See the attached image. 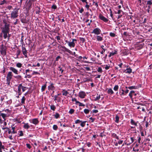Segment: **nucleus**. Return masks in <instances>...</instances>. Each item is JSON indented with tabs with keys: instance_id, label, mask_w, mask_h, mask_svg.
I'll use <instances>...</instances> for the list:
<instances>
[{
	"instance_id": "obj_1",
	"label": "nucleus",
	"mask_w": 152,
	"mask_h": 152,
	"mask_svg": "<svg viewBox=\"0 0 152 152\" xmlns=\"http://www.w3.org/2000/svg\"><path fill=\"white\" fill-rule=\"evenodd\" d=\"M58 48L59 49L61 48H63V49L61 50L63 52H66L70 54H72V52L68 49L66 48L65 46H62L61 45H59Z\"/></svg>"
},
{
	"instance_id": "obj_2",
	"label": "nucleus",
	"mask_w": 152,
	"mask_h": 152,
	"mask_svg": "<svg viewBox=\"0 0 152 152\" xmlns=\"http://www.w3.org/2000/svg\"><path fill=\"white\" fill-rule=\"evenodd\" d=\"M6 47L2 44L1 46L0 52L2 55L4 56L6 55Z\"/></svg>"
},
{
	"instance_id": "obj_3",
	"label": "nucleus",
	"mask_w": 152,
	"mask_h": 152,
	"mask_svg": "<svg viewBox=\"0 0 152 152\" xmlns=\"http://www.w3.org/2000/svg\"><path fill=\"white\" fill-rule=\"evenodd\" d=\"M10 25L5 23L4 27L2 28L1 31L10 32Z\"/></svg>"
},
{
	"instance_id": "obj_4",
	"label": "nucleus",
	"mask_w": 152,
	"mask_h": 152,
	"mask_svg": "<svg viewBox=\"0 0 152 152\" xmlns=\"http://www.w3.org/2000/svg\"><path fill=\"white\" fill-rule=\"evenodd\" d=\"M101 31L100 29L99 28H96L93 30L91 32V34H95L98 35L100 34Z\"/></svg>"
},
{
	"instance_id": "obj_5",
	"label": "nucleus",
	"mask_w": 152,
	"mask_h": 152,
	"mask_svg": "<svg viewBox=\"0 0 152 152\" xmlns=\"http://www.w3.org/2000/svg\"><path fill=\"white\" fill-rule=\"evenodd\" d=\"M18 11L15 10L12 12L11 14V18L13 19L15 18L18 16Z\"/></svg>"
},
{
	"instance_id": "obj_6",
	"label": "nucleus",
	"mask_w": 152,
	"mask_h": 152,
	"mask_svg": "<svg viewBox=\"0 0 152 152\" xmlns=\"http://www.w3.org/2000/svg\"><path fill=\"white\" fill-rule=\"evenodd\" d=\"M99 18L100 20H103L105 22H107L108 21V20L105 18L102 14H99Z\"/></svg>"
},
{
	"instance_id": "obj_7",
	"label": "nucleus",
	"mask_w": 152,
	"mask_h": 152,
	"mask_svg": "<svg viewBox=\"0 0 152 152\" xmlns=\"http://www.w3.org/2000/svg\"><path fill=\"white\" fill-rule=\"evenodd\" d=\"M86 95V93L83 91H80L78 94L79 97L81 99L84 98Z\"/></svg>"
},
{
	"instance_id": "obj_8",
	"label": "nucleus",
	"mask_w": 152,
	"mask_h": 152,
	"mask_svg": "<svg viewBox=\"0 0 152 152\" xmlns=\"http://www.w3.org/2000/svg\"><path fill=\"white\" fill-rule=\"evenodd\" d=\"M13 74L11 72H9L7 74L6 80H11L12 78Z\"/></svg>"
},
{
	"instance_id": "obj_9",
	"label": "nucleus",
	"mask_w": 152,
	"mask_h": 152,
	"mask_svg": "<svg viewBox=\"0 0 152 152\" xmlns=\"http://www.w3.org/2000/svg\"><path fill=\"white\" fill-rule=\"evenodd\" d=\"M65 42L68 43V46L70 48H74L75 46V43L72 42H69L67 40H66Z\"/></svg>"
},
{
	"instance_id": "obj_10",
	"label": "nucleus",
	"mask_w": 152,
	"mask_h": 152,
	"mask_svg": "<svg viewBox=\"0 0 152 152\" xmlns=\"http://www.w3.org/2000/svg\"><path fill=\"white\" fill-rule=\"evenodd\" d=\"M30 122L34 124L35 125H36L39 124V121L37 118H35L32 119L31 120V121H30Z\"/></svg>"
},
{
	"instance_id": "obj_11",
	"label": "nucleus",
	"mask_w": 152,
	"mask_h": 152,
	"mask_svg": "<svg viewBox=\"0 0 152 152\" xmlns=\"http://www.w3.org/2000/svg\"><path fill=\"white\" fill-rule=\"evenodd\" d=\"M22 51L23 55L25 56L26 58L27 57V51L26 49V48L23 47V45L22 46Z\"/></svg>"
},
{
	"instance_id": "obj_12",
	"label": "nucleus",
	"mask_w": 152,
	"mask_h": 152,
	"mask_svg": "<svg viewBox=\"0 0 152 152\" xmlns=\"http://www.w3.org/2000/svg\"><path fill=\"white\" fill-rule=\"evenodd\" d=\"M9 69L11 71L15 74L16 75H18V70L14 67H10Z\"/></svg>"
},
{
	"instance_id": "obj_13",
	"label": "nucleus",
	"mask_w": 152,
	"mask_h": 152,
	"mask_svg": "<svg viewBox=\"0 0 152 152\" xmlns=\"http://www.w3.org/2000/svg\"><path fill=\"white\" fill-rule=\"evenodd\" d=\"M48 90H54L55 89V87L54 86L53 83H51V84L48 86Z\"/></svg>"
},
{
	"instance_id": "obj_14",
	"label": "nucleus",
	"mask_w": 152,
	"mask_h": 152,
	"mask_svg": "<svg viewBox=\"0 0 152 152\" xmlns=\"http://www.w3.org/2000/svg\"><path fill=\"white\" fill-rule=\"evenodd\" d=\"M121 90L122 92V93H121V94H120V96H121L126 95V94H127L129 91V90L128 89L126 90L125 91H124L123 89H121Z\"/></svg>"
},
{
	"instance_id": "obj_15",
	"label": "nucleus",
	"mask_w": 152,
	"mask_h": 152,
	"mask_svg": "<svg viewBox=\"0 0 152 152\" xmlns=\"http://www.w3.org/2000/svg\"><path fill=\"white\" fill-rule=\"evenodd\" d=\"M83 80L84 83L88 82L90 81H92L91 78L88 77L83 78Z\"/></svg>"
},
{
	"instance_id": "obj_16",
	"label": "nucleus",
	"mask_w": 152,
	"mask_h": 152,
	"mask_svg": "<svg viewBox=\"0 0 152 152\" xmlns=\"http://www.w3.org/2000/svg\"><path fill=\"white\" fill-rule=\"evenodd\" d=\"M23 123L24 124V125L23 126V127L25 129H28L30 128V126L28 123H26L23 122Z\"/></svg>"
},
{
	"instance_id": "obj_17",
	"label": "nucleus",
	"mask_w": 152,
	"mask_h": 152,
	"mask_svg": "<svg viewBox=\"0 0 152 152\" xmlns=\"http://www.w3.org/2000/svg\"><path fill=\"white\" fill-rule=\"evenodd\" d=\"M124 72H125L126 73L130 74L132 72V69L130 67L127 68L125 70Z\"/></svg>"
},
{
	"instance_id": "obj_18",
	"label": "nucleus",
	"mask_w": 152,
	"mask_h": 152,
	"mask_svg": "<svg viewBox=\"0 0 152 152\" xmlns=\"http://www.w3.org/2000/svg\"><path fill=\"white\" fill-rule=\"evenodd\" d=\"M2 129L3 130H5V129H7L8 132L7 133L8 134H10V133L12 134V131L8 127H2Z\"/></svg>"
},
{
	"instance_id": "obj_19",
	"label": "nucleus",
	"mask_w": 152,
	"mask_h": 152,
	"mask_svg": "<svg viewBox=\"0 0 152 152\" xmlns=\"http://www.w3.org/2000/svg\"><path fill=\"white\" fill-rule=\"evenodd\" d=\"M40 12V7L37 6L35 7V12L37 14H39Z\"/></svg>"
},
{
	"instance_id": "obj_20",
	"label": "nucleus",
	"mask_w": 152,
	"mask_h": 152,
	"mask_svg": "<svg viewBox=\"0 0 152 152\" xmlns=\"http://www.w3.org/2000/svg\"><path fill=\"white\" fill-rule=\"evenodd\" d=\"M61 92L62 93V95L65 96H66L69 94L67 91L65 89H62Z\"/></svg>"
},
{
	"instance_id": "obj_21",
	"label": "nucleus",
	"mask_w": 152,
	"mask_h": 152,
	"mask_svg": "<svg viewBox=\"0 0 152 152\" xmlns=\"http://www.w3.org/2000/svg\"><path fill=\"white\" fill-rule=\"evenodd\" d=\"M117 53V51L116 50H114V52H111L110 53L109 55L108 56L109 57H110L112 56H113L115 54H116Z\"/></svg>"
},
{
	"instance_id": "obj_22",
	"label": "nucleus",
	"mask_w": 152,
	"mask_h": 152,
	"mask_svg": "<svg viewBox=\"0 0 152 152\" xmlns=\"http://www.w3.org/2000/svg\"><path fill=\"white\" fill-rule=\"evenodd\" d=\"M0 115L4 119V121H5L7 117V114L4 113H1Z\"/></svg>"
},
{
	"instance_id": "obj_23",
	"label": "nucleus",
	"mask_w": 152,
	"mask_h": 152,
	"mask_svg": "<svg viewBox=\"0 0 152 152\" xmlns=\"http://www.w3.org/2000/svg\"><path fill=\"white\" fill-rule=\"evenodd\" d=\"M47 82H46L45 84L42 86L41 90L42 92H43L45 91V89L46 88L47 86Z\"/></svg>"
},
{
	"instance_id": "obj_24",
	"label": "nucleus",
	"mask_w": 152,
	"mask_h": 152,
	"mask_svg": "<svg viewBox=\"0 0 152 152\" xmlns=\"http://www.w3.org/2000/svg\"><path fill=\"white\" fill-rule=\"evenodd\" d=\"M21 21L23 23H27V20L26 19V17H24L23 18L21 19Z\"/></svg>"
},
{
	"instance_id": "obj_25",
	"label": "nucleus",
	"mask_w": 152,
	"mask_h": 152,
	"mask_svg": "<svg viewBox=\"0 0 152 152\" xmlns=\"http://www.w3.org/2000/svg\"><path fill=\"white\" fill-rule=\"evenodd\" d=\"M2 32L4 34L3 37L4 39H6L7 37V34H9V32L2 31Z\"/></svg>"
},
{
	"instance_id": "obj_26",
	"label": "nucleus",
	"mask_w": 152,
	"mask_h": 152,
	"mask_svg": "<svg viewBox=\"0 0 152 152\" xmlns=\"http://www.w3.org/2000/svg\"><path fill=\"white\" fill-rule=\"evenodd\" d=\"M14 77L18 80H22V78L21 76L20 75H18L17 76H14Z\"/></svg>"
},
{
	"instance_id": "obj_27",
	"label": "nucleus",
	"mask_w": 152,
	"mask_h": 152,
	"mask_svg": "<svg viewBox=\"0 0 152 152\" xmlns=\"http://www.w3.org/2000/svg\"><path fill=\"white\" fill-rule=\"evenodd\" d=\"M138 123V121L135 122L132 119H131L130 121V123L132 125H134L136 123Z\"/></svg>"
},
{
	"instance_id": "obj_28",
	"label": "nucleus",
	"mask_w": 152,
	"mask_h": 152,
	"mask_svg": "<svg viewBox=\"0 0 152 152\" xmlns=\"http://www.w3.org/2000/svg\"><path fill=\"white\" fill-rule=\"evenodd\" d=\"M96 37L97 40L98 41H101L103 39V37L100 36H98L97 35Z\"/></svg>"
},
{
	"instance_id": "obj_29",
	"label": "nucleus",
	"mask_w": 152,
	"mask_h": 152,
	"mask_svg": "<svg viewBox=\"0 0 152 152\" xmlns=\"http://www.w3.org/2000/svg\"><path fill=\"white\" fill-rule=\"evenodd\" d=\"M115 122L117 123H118L119 120V117L117 115H116L115 116Z\"/></svg>"
},
{
	"instance_id": "obj_30",
	"label": "nucleus",
	"mask_w": 152,
	"mask_h": 152,
	"mask_svg": "<svg viewBox=\"0 0 152 152\" xmlns=\"http://www.w3.org/2000/svg\"><path fill=\"white\" fill-rule=\"evenodd\" d=\"M138 88L137 86H132L128 87V88L130 90H132L133 89H136Z\"/></svg>"
},
{
	"instance_id": "obj_31",
	"label": "nucleus",
	"mask_w": 152,
	"mask_h": 152,
	"mask_svg": "<svg viewBox=\"0 0 152 152\" xmlns=\"http://www.w3.org/2000/svg\"><path fill=\"white\" fill-rule=\"evenodd\" d=\"M4 146L2 145L1 142L0 141V152H2L1 149H4Z\"/></svg>"
},
{
	"instance_id": "obj_32",
	"label": "nucleus",
	"mask_w": 152,
	"mask_h": 152,
	"mask_svg": "<svg viewBox=\"0 0 152 152\" xmlns=\"http://www.w3.org/2000/svg\"><path fill=\"white\" fill-rule=\"evenodd\" d=\"M86 122V121H82V122H80V126L82 127H84L85 126Z\"/></svg>"
},
{
	"instance_id": "obj_33",
	"label": "nucleus",
	"mask_w": 152,
	"mask_h": 152,
	"mask_svg": "<svg viewBox=\"0 0 152 152\" xmlns=\"http://www.w3.org/2000/svg\"><path fill=\"white\" fill-rule=\"evenodd\" d=\"M107 92L108 94H110L111 95L113 94L114 93V92L111 88L109 89L107 91Z\"/></svg>"
},
{
	"instance_id": "obj_34",
	"label": "nucleus",
	"mask_w": 152,
	"mask_h": 152,
	"mask_svg": "<svg viewBox=\"0 0 152 152\" xmlns=\"http://www.w3.org/2000/svg\"><path fill=\"white\" fill-rule=\"evenodd\" d=\"M134 93L135 91H131L129 94V96L131 98H132V94Z\"/></svg>"
},
{
	"instance_id": "obj_35",
	"label": "nucleus",
	"mask_w": 152,
	"mask_h": 152,
	"mask_svg": "<svg viewBox=\"0 0 152 152\" xmlns=\"http://www.w3.org/2000/svg\"><path fill=\"white\" fill-rule=\"evenodd\" d=\"M15 128L14 126H12V134H16L17 131H15Z\"/></svg>"
},
{
	"instance_id": "obj_36",
	"label": "nucleus",
	"mask_w": 152,
	"mask_h": 152,
	"mask_svg": "<svg viewBox=\"0 0 152 152\" xmlns=\"http://www.w3.org/2000/svg\"><path fill=\"white\" fill-rule=\"evenodd\" d=\"M55 118L56 119L59 118L60 117V115L57 112L55 113V115H54Z\"/></svg>"
},
{
	"instance_id": "obj_37",
	"label": "nucleus",
	"mask_w": 152,
	"mask_h": 152,
	"mask_svg": "<svg viewBox=\"0 0 152 152\" xmlns=\"http://www.w3.org/2000/svg\"><path fill=\"white\" fill-rule=\"evenodd\" d=\"M112 136L113 137L115 138H116V139L118 140L119 139V137L115 133H113L112 134Z\"/></svg>"
},
{
	"instance_id": "obj_38",
	"label": "nucleus",
	"mask_w": 152,
	"mask_h": 152,
	"mask_svg": "<svg viewBox=\"0 0 152 152\" xmlns=\"http://www.w3.org/2000/svg\"><path fill=\"white\" fill-rule=\"evenodd\" d=\"M26 98L24 96H23L22 99H21V103L22 104H25V101L26 100Z\"/></svg>"
},
{
	"instance_id": "obj_39",
	"label": "nucleus",
	"mask_w": 152,
	"mask_h": 152,
	"mask_svg": "<svg viewBox=\"0 0 152 152\" xmlns=\"http://www.w3.org/2000/svg\"><path fill=\"white\" fill-rule=\"evenodd\" d=\"M97 96L96 98H95V99H94V100L95 101H97L100 99V95H98V94H97Z\"/></svg>"
},
{
	"instance_id": "obj_40",
	"label": "nucleus",
	"mask_w": 152,
	"mask_h": 152,
	"mask_svg": "<svg viewBox=\"0 0 152 152\" xmlns=\"http://www.w3.org/2000/svg\"><path fill=\"white\" fill-rule=\"evenodd\" d=\"M50 109L53 111H55L56 109V107L54 105H50Z\"/></svg>"
},
{
	"instance_id": "obj_41",
	"label": "nucleus",
	"mask_w": 152,
	"mask_h": 152,
	"mask_svg": "<svg viewBox=\"0 0 152 152\" xmlns=\"http://www.w3.org/2000/svg\"><path fill=\"white\" fill-rule=\"evenodd\" d=\"M18 91H19V92H20L21 91V90L22 88V84H19L18 86Z\"/></svg>"
},
{
	"instance_id": "obj_42",
	"label": "nucleus",
	"mask_w": 152,
	"mask_h": 152,
	"mask_svg": "<svg viewBox=\"0 0 152 152\" xmlns=\"http://www.w3.org/2000/svg\"><path fill=\"white\" fill-rule=\"evenodd\" d=\"M90 110L86 109H85L84 110V112L86 114H88L89 113Z\"/></svg>"
},
{
	"instance_id": "obj_43",
	"label": "nucleus",
	"mask_w": 152,
	"mask_h": 152,
	"mask_svg": "<svg viewBox=\"0 0 152 152\" xmlns=\"http://www.w3.org/2000/svg\"><path fill=\"white\" fill-rule=\"evenodd\" d=\"M75 110L73 109H71L69 112V113L71 114H72L74 112Z\"/></svg>"
},
{
	"instance_id": "obj_44",
	"label": "nucleus",
	"mask_w": 152,
	"mask_h": 152,
	"mask_svg": "<svg viewBox=\"0 0 152 152\" xmlns=\"http://www.w3.org/2000/svg\"><path fill=\"white\" fill-rule=\"evenodd\" d=\"M118 88L119 86L118 85H115L113 88V90L115 91H117L118 90Z\"/></svg>"
},
{
	"instance_id": "obj_45",
	"label": "nucleus",
	"mask_w": 152,
	"mask_h": 152,
	"mask_svg": "<svg viewBox=\"0 0 152 152\" xmlns=\"http://www.w3.org/2000/svg\"><path fill=\"white\" fill-rule=\"evenodd\" d=\"M79 39H80V41L81 42H82V43H84L86 41L85 39L84 38H83V37H80L79 38Z\"/></svg>"
},
{
	"instance_id": "obj_46",
	"label": "nucleus",
	"mask_w": 152,
	"mask_h": 152,
	"mask_svg": "<svg viewBox=\"0 0 152 152\" xmlns=\"http://www.w3.org/2000/svg\"><path fill=\"white\" fill-rule=\"evenodd\" d=\"M110 36L112 37H115L116 36V34L115 33L112 32L110 33Z\"/></svg>"
},
{
	"instance_id": "obj_47",
	"label": "nucleus",
	"mask_w": 152,
	"mask_h": 152,
	"mask_svg": "<svg viewBox=\"0 0 152 152\" xmlns=\"http://www.w3.org/2000/svg\"><path fill=\"white\" fill-rule=\"evenodd\" d=\"M20 53H21V51H20V50H17V52H16V55H17V58H18V56H19V55L20 54Z\"/></svg>"
},
{
	"instance_id": "obj_48",
	"label": "nucleus",
	"mask_w": 152,
	"mask_h": 152,
	"mask_svg": "<svg viewBox=\"0 0 152 152\" xmlns=\"http://www.w3.org/2000/svg\"><path fill=\"white\" fill-rule=\"evenodd\" d=\"M22 66V64L20 63H18L16 64V66L18 68H21Z\"/></svg>"
},
{
	"instance_id": "obj_49",
	"label": "nucleus",
	"mask_w": 152,
	"mask_h": 152,
	"mask_svg": "<svg viewBox=\"0 0 152 152\" xmlns=\"http://www.w3.org/2000/svg\"><path fill=\"white\" fill-rule=\"evenodd\" d=\"M58 68L59 69H58V70H59L60 71H61V74H62V73H63L64 72V69H62V67H61L60 66H59L58 67Z\"/></svg>"
},
{
	"instance_id": "obj_50",
	"label": "nucleus",
	"mask_w": 152,
	"mask_h": 152,
	"mask_svg": "<svg viewBox=\"0 0 152 152\" xmlns=\"http://www.w3.org/2000/svg\"><path fill=\"white\" fill-rule=\"evenodd\" d=\"M97 71L100 73H102V70L101 67H99L98 69H97Z\"/></svg>"
},
{
	"instance_id": "obj_51",
	"label": "nucleus",
	"mask_w": 152,
	"mask_h": 152,
	"mask_svg": "<svg viewBox=\"0 0 152 152\" xmlns=\"http://www.w3.org/2000/svg\"><path fill=\"white\" fill-rule=\"evenodd\" d=\"M53 129L54 130H57L58 129V126L56 125H54L53 126Z\"/></svg>"
},
{
	"instance_id": "obj_52",
	"label": "nucleus",
	"mask_w": 152,
	"mask_h": 152,
	"mask_svg": "<svg viewBox=\"0 0 152 152\" xmlns=\"http://www.w3.org/2000/svg\"><path fill=\"white\" fill-rule=\"evenodd\" d=\"M57 7L56 5L55 4H53L51 7V8L54 10H56L57 9Z\"/></svg>"
},
{
	"instance_id": "obj_53",
	"label": "nucleus",
	"mask_w": 152,
	"mask_h": 152,
	"mask_svg": "<svg viewBox=\"0 0 152 152\" xmlns=\"http://www.w3.org/2000/svg\"><path fill=\"white\" fill-rule=\"evenodd\" d=\"M82 122V121L80 120L79 119H77L75 121V124H77L80 123Z\"/></svg>"
},
{
	"instance_id": "obj_54",
	"label": "nucleus",
	"mask_w": 152,
	"mask_h": 152,
	"mask_svg": "<svg viewBox=\"0 0 152 152\" xmlns=\"http://www.w3.org/2000/svg\"><path fill=\"white\" fill-rule=\"evenodd\" d=\"M93 4L94 5L96 6L97 8H98V5L97 2L93 1Z\"/></svg>"
},
{
	"instance_id": "obj_55",
	"label": "nucleus",
	"mask_w": 152,
	"mask_h": 152,
	"mask_svg": "<svg viewBox=\"0 0 152 152\" xmlns=\"http://www.w3.org/2000/svg\"><path fill=\"white\" fill-rule=\"evenodd\" d=\"M27 88L26 87L22 85V89L23 92Z\"/></svg>"
},
{
	"instance_id": "obj_56",
	"label": "nucleus",
	"mask_w": 152,
	"mask_h": 152,
	"mask_svg": "<svg viewBox=\"0 0 152 152\" xmlns=\"http://www.w3.org/2000/svg\"><path fill=\"white\" fill-rule=\"evenodd\" d=\"M147 5H152V2L151 1V0H148L147 1Z\"/></svg>"
},
{
	"instance_id": "obj_57",
	"label": "nucleus",
	"mask_w": 152,
	"mask_h": 152,
	"mask_svg": "<svg viewBox=\"0 0 152 152\" xmlns=\"http://www.w3.org/2000/svg\"><path fill=\"white\" fill-rule=\"evenodd\" d=\"M32 77V75H27L25 76V78H30Z\"/></svg>"
},
{
	"instance_id": "obj_58",
	"label": "nucleus",
	"mask_w": 152,
	"mask_h": 152,
	"mask_svg": "<svg viewBox=\"0 0 152 152\" xmlns=\"http://www.w3.org/2000/svg\"><path fill=\"white\" fill-rule=\"evenodd\" d=\"M26 146L27 148H29V149H30L31 147L30 145L28 143H26Z\"/></svg>"
},
{
	"instance_id": "obj_59",
	"label": "nucleus",
	"mask_w": 152,
	"mask_h": 152,
	"mask_svg": "<svg viewBox=\"0 0 152 152\" xmlns=\"http://www.w3.org/2000/svg\"><path fill=\"white\" fill-rule=\"evenodd\" d=\"M11 80H6L7 83L6 84L8 86H10V82Z\"/></svg>"
},
{
	"instance_id": "obj_60",
	"label": "nucleus",
	"mask_w": 152,
	"mask_h": 152,
	"mask_svg": "<svg viewBox=\"0 0 152 152\" xmlns=\"http://www.w3.org/2000/svg\"><path fill=\"white\" fill-rule=\"evenodd\" d=\"M20 133L19 134V136H22L23 135V133L22 131H20L19 132Z\"/></svg>"
},
{
	"instance_id": "obj_61",
	"label": "nucleus",
	"mask_w": 152,
	"mask_h": 152,
	"mask_svg": "<svg viewBox=\"0 0 152 152\" xmlns=\"http://www.w3.org/2000/svg\"><path fill=\"white\" fill-rule=\"evenodd\" d=\"M37 74L39 75L40 73L37 72H36V71H34L32 73V75H37Z\"/></svg>"
},
{
	"instance_id": "obj_62",
	"label": "nucleus",
	"mask_w": 152,
	"mask_h": 152,
	"mask_svg": "<svg viewBox=\"0 0 152 152\" xmlns=\"http://www.w3.org/2000/svg\"><path fill=\"white\" fill-rule=\"evenodd\" d=\"M7 137L9 138L10 140H12L13 139L12 135H9L8 136H7Z\"/></svg>"
},
{
	"instance_id": "obj_63",
	"label": "nucleus",
	"mask_w": 152,
	"mask_h": 152,
	"mask_svg": "<svg viewBox=\"0 0 152 152\" xmlns=\"http://www.w3.org/2000/svg\"><path fill=\"white\" fill-rule=\"evenodd\" d=\"M110 65L108 66V65H106V66L105 67V69L106 70H108L110 68Z\"/></svg>"
},
{
	"instance_id": "obj_64",
	"label": "nucleus",
	"mask_w": 152,
	"mask_h": 152,
	"mask_svg": "<svg viewBox=\"0 0 152 152\" xmlns=\"http://www.w3.org/2000/svg\"><path fill=\"white\" fill-rule=\"evenodd\" d=\"M85 7L87 9V10H88L89 9L90 5L89 4H86L85 6Z\"/></svg>"
}]
</instances>
